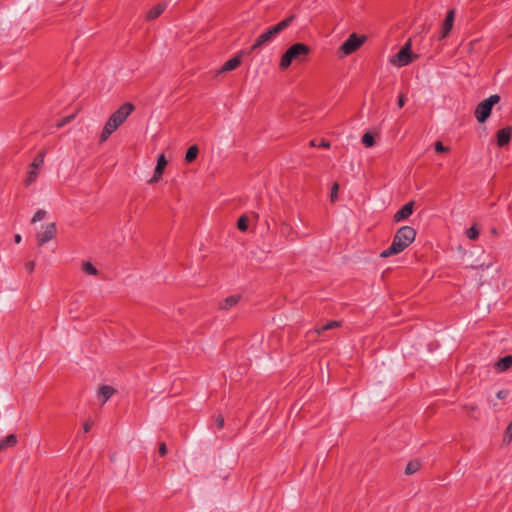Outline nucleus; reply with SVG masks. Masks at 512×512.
<instances>
[{"mask_svg": "<svg viewBox=\"0 0 512 512\" xmlns=\"http://www.w3.org/2000/svg\"><path fill=\"white\" fill-rule=\"evenodd\" d=\"M416 230L410 226L400 227L392 240L391 245L380 253V257L387 258L404 251L415 240Z\"/></svg>", "mask_w": 512, "mask_h": 512, "instance_id": "1", "label": "nucleus"}, {"mask_svg": "<svg viewBox=\"0 0 512 512\" xmlns=\"http://www.w3.org/2000/svg\"><path fill=\"white\" fill-rule=\"evenodd\" d=\"M414 208V202L410 201L404 204L393 216V220L395 222H401L408 219L412 213Z\"/></svg>", "mask_w": 512, "mask_h": 512, "instance_id": "11", "label": "nucleus"}, {"mask_svg": "<svg viewBox=\"0 0 512 512\" xmlns=\"http://www.w3.org/2000/svg\"><path fill=\"white\" fill-rule=\"evenodd\" d=\"M249 219L247 216L242 215L237 221V228L244 232L248 229Z\"/></svg>", "mask_w": 512, "mask_h": 512, "instance_id": "28", "label": "nucleus"}, {"mask_svg": "<svg viewBox=\"0 0 512 512\" xmlns=\"http://www.w3.org/2000/svg\"><path fill=\"white\" fill-rule=\"evenodd\" d=\"M420 468H421V463L419 460H411L406 465L404 473L406 475H412V474L416 473L417 471H419Z\"/></svg>", "mask_w": 512, "mask_h": 512, "instance_id": "22", "label": "nucleus"}, {"mask_svg": "<svg viewBox=\"0 0 512 512\" xmlns=\"http://www.w3.org/2000/svg\"><path fill=\"white\" fill-rule=\"evenodd\" d=\"M198 153H199V148L197 145H192L190 146L187 151H186V154H185V161L187 163H191L193 162L197 156H198Z\"/></svg>", "mask_w": 512, "mask_h": 512, "instance_id": "23", "label": "nucleus"}, {"mask_svg": "<svg viewBox=\"0 0 512 512\" xmlns=\"http://www.w3.org/2000/svg\"><path fill=\"white\" fill-rule=\"evenodd\" d=\"M25 269L27 272L32 273L35 269V261H29L25 264Z\"/></svg>", "mask_w": 512, "mask_h": 512, "instance_id": "38", "label": "nucleus"}, {"mask_svg": "<svg viewBox=\"0 0 512 512\" xmlns=\"http://www.w3.org/2000/svg\"><path fill=\"white\" fill-rule=\"evenodd\" d=\"M310 51V47L304 43H295L291 45L280 59V68L285 70L292 64L293 61H304Z\"/></svg>", "mask_w": 512, "mask_h": 512, "instance_id": "3", "label": "nucleus"}, {"mask_svg": "<svg viewBox=\"0 0 512 512\" xmlns=\"http://www.w3.org/2000/svg\"><path fill=\"white\" fill-rule=\"evenodd\" d=\"M21 240H22V237H21V235H20V234H16V235L14 236V241H15V243L19 244V243L21 242Z\"/></svg>", "mask_w": 512, "mask_h": 512, "instance_id": "42", "label": "nucleus"}, {"mask_svg": "<svg viewBox=\"0 0 512 512\" xmlns=\"http://www.w3.org/2000/svg\"><path fill=\"white\" fill-rule=\"evenodd\" d=\"M167 159L165 155L162 153L157 158V164L154 170V174L152 178L149 180V183H156L162 177L165 167L167 166Z\"/></svg>", "mask_w": 512, "mask_h": 512, "instance_id": "12", "label": "nucleus"}, {"mask_svg": "<svg viewBox=\"0 0 512 512\" xmlns=\"http://www.w3.org/2000/svg\"><path fill=\"white\" fill-rule=\"evenodd\" d=\"M44 157H45V152L44 151L39 152L33 159L30 167L33 169H39L40 167H42V165L44 164Z\"/></svg>", "mask_w": 512, "mask_h": 512, "instance_id": "24", "label": "nucleus"}, {"mask_svg": "<svg viewBox=\"0 0 512 512\" xmlns=\"http://www.w3.org/2000/svg\"><path fill=\"white\" fill-rule=\"evenodd\" d=\"M512 441V421L508 424L503 435V443L509 444Z\"/></svg>", "mask_w": 512, "mask_h": 512, "instance_id": "30", "label": "nucleus"}, {"mask_svg": "<svg viewBox=\"0 0 512 512\" xmlns=\"http://www.w3.org/2000/svg\"><path fill=\"white\" fill-rule=\"evenodd\" d=\"M476 409H477V406L472 405V406H470V407H469V412H470V413H472V412H474Z\"/></svg>", "mask_w": 512, "mask_h": 512, "instance_id": "43", "label": "nucleus"}, {"mask_svg": "<svg viewBox=\"0 0 512 512\" xmlns=\"http://www.w3.org/2000/svg\"><path fill=\"white\" fill-rule=\"evenodd\" d=\"M365 40V36H359L356 33H352L349 35L348 39L345 40L344 43L340 46L339 52H341L344 56L350 55L358 48H360Z\"/></svg>", "mask_w": 512, "mask_h": 512, "instance_id": "5", "label": "nucleus"}, {"mask_svg": "<svg viewBox=\"0 0 512 512\" xmlns=\"http://www.w3.org/2000/svg\"><path fill=\"white\" fill-rule=\"evenodd\" d=\"M294 18H295V15H291V16L283 19L276 25L269 27L265 32L270 36V39L273 40L275 38V36H277L279 33H281L283 30H285L286 28H288L290 26V24L292 23Z\"/></svg>", "mask_w": 512, "mask_h": 512, "instance_id": "8", "label": "nucleus"}, {"mask_svg": "<svg viewBox=\"0 0 512 512\" xmlns=\"http://www.w3.org/2000/svg\"><path fill=\"white\" fill-rule=\"evenodd\" d=\"M512 135V127L507 126L497 131L496 139L499 147H504L509 144Z\"/></svg>", "mask_w": 512, "mask_h": 512, "instance_id": "14", "label": "nucleus"}, {"mask_svg": "<svg viewBox=\"0 0 512 512\" xmlns=\"http://www.w3.org/2000/svg\"><path fill=\"white\" fill-rule=\"evenodd\" d=\"M17 436L15 434H9L3 439H0V452L13 447L17 444Z\"/></svg>", "mask_w": 512, "mask_h": 512, "instance_id": "19", "label": "nucleus"}, {"mask_svg": "<svg viewBox=\"0 0 512 512\" xmlns=\"http://www.w3.org/2000/svg\"><path fill=\"white\" fill-rule=\"evenodd\" d=\"M480 230L476 224L472 225L467 231L466 235L470 240H477L479 237Z\"/></svg>", "mask_w": 512, "mask_h": 512, "instance_id": "26", "label": "nucleus"}, {"mask_svg": "<svg viewBox=\"0 0 512 512\" xmlns=\"http://www.w3.org/2000/svg\"><path fill=\"white\" fill-rule=\"evenodd\" d=\"M240 299V295H230L219 303V309L229 310L232 307L236 306Z\"/></svg>", "mask_w": 512, "mask_h": 512, "instance_id": "17", "label": "nucleus"}, {"mask_svg": "<svg viewBox=\"0 0 512 512\" xmlns=\"http://www.w3.org/2000/svg\"><path fill=\"white\" fill-rule=\"evenodd\" d=\"M454 19H455V10L454 9L448 10L445 20L443 21L439 37H438L439 40H442L448 36L449 32L452 30Z\"/></svg>", "mask_w": 512, "mask_h": 512, "instance_id": "10", "label": "nucleus"}, {"mask_svg": "<svg viewBox=\"0 0 512 512\" xmlns=\"http://www.w3.org/2000/svg\"><path fill=\"white\" fill-rule=\"evenodd\" d=\"M500 96L493 94L487 99L481 101L474 111V115L479 123H484L491 115V111L494 105L499 103Z\"/></svg>", "mask_w": 512, "mask_h": 512, "instance_id": "4", "label": "nucleus"}, {"mask_svg": "<svg viewBox=\"0 0 512 512\" xmlns=\"http://www.w3.org/2000/svg\"><path fill=\"white\" fill-rule=\"evenodd\" d=\"M82 270L84 271V273H86L88 275H92V276L98 275L97 268L89 261L83 262Z\"/></svg>", "mask_w": 512, "mask_h": 512, "instance_id": "25", "label": "nucleus"}, {"mask_svg": "<svg viewBox=\"0 0 512 512\" xmlns=\"http://www.w3.org/2000/svg\"><path fill=\"white\" fill-rule=\"evenodd\" d=\"M294 18H295V15H291V16L283 19L276 25L269 27L265 32L270 36V39L273 40L275 38V36H277L279 33H281L283 30H285L286 28H288L290 26V24L292 23Z\"/></svg>", "mask_w": 512, "mask_h": 512, "instance_id": "7", "label": "nucleus"}, {"mask_svg": "<svg viewBox=\"0 0 512 512\" xmlns=\"http://www.w3.org/2000/svg\"><path fill=\"white\" fill-rule=\"evenodd\" d=\"M406 98L404 94H400L397 101L398 108H402L405 104Z\"/></svg>", "mask_w": 512, "mask_h": 512, "instance_id": "40", "label": "nucleus"}, {"mask_svg": "<svg viewBox=\"0 0 512 512\" xmlns=\"http://www.w3.org/2000/svg\"><path fill=\"white\" fill-rule=\"evenodd\" d=\"M56 234V224L54 222L46 225L45 230L43 232H39L37 234V244L42 246L52 240Z\"/></svg>", "mask_w": 512, "mask_h": 512, "instance_id": "9", "label": "nucleus"}, {"mask_svg": "<svg viewBox=\"0 0 512 512\" xmlns=\"http://www.w3.org/2000/svg\"><path fill=\"white\" fill-rule=\"evenodd\" d=\"M417 58V55H413L411 52V40L409 39L404 46L394 56L393 63L399 67L407 66L412 63L413 59Z\"/></svg>", "mask_w": 512, "mask_h": 512, "instance_id": "6", "label": "nucleus"}, {"mask_svg": "<svg viewBox=\"0 0 512 512\" xmlns=\"http://www.w3.org/2000/svg\"><path fill=\"white\" fill-rule=\"evenodd\" d=\"M511 366H512V356L511 355H506V356L500 358L495 364V368L499 372L507 371Z\"/></svg>", "mask_w": 512, "mask_h": 512, "instance_id": "20", "label": "nucleus"}, {"mask_svg": "<svg viewBox=\"0 0 512 512\" xmlns=\"http://www.w3.org/2000/svg\"><path fill=\"white\" fill-rule=\"evenodd\" d=\"M243 54H247V51H244L242 50L239 55L229 59L228 61H226L222 68H221V71L222 72H228V71H232L234 69H236L240 64H241V55Z\"/></svg>", "mask_w": 512, "mask_h": 512, "instance_id": "15", "label": "nucleus"}, {"mask_svg": "<svg viewBox=\"0 0 512 512\" xmlns=\"http://www.w3.org/2000/svg\"><path fill=\"white\" fill-rule=\"evenodd\" d=\"M271 41L272 39H270V36L266 32L260 34L256 38L253 45L249 48V50H247V55L252 54L254 52H259L262 49V47L269 44Z\"/></svg>", "mask_w": 512, "mask_h": 512, "instance_id": "13", "label": "nucleus"}, {"mask_svg": "<svg viewBox=\"0 0 512 512\" xmlns=\"http://www.w3.org/2000/svg\"><path fill=\"white\" fill-rule=\"evenodd\" d=\"M135 107L130 102L122 104L107 120L100 134V143L105 142L134 111Z\"/></svg>", "mask_w": 512, "mask_h": 512, "instance_id": "2", "label": "nucleus"}, {"mask_svg": "<svg viewBox=\"0 0 512 512\" xmlns=\"http://www.w3.org/2000/svg\"><path fill=\"white\" fill-rule=\"evenodd\" d=\"M341 326V322L337 320H331L322 326H316L315 332L318 335H322L325 331L332 330Z\"/></svg>", "mask_w": 512, "mask_h": 512, "instance_id": "21", "label": "nucleus"}, {"mask_svg": "<svg viewBox=\"0 0 512 512\" xmlns=\"http://www.w3.org/2000/svg\"><path fill=\"white\" fill-rule=\"evenodd\" d=\"M215 422H216V426H217L218 429H222L223 428V426H224V418H223V416L218 415Z\"/></svg>", "mask_w": 512, "mask_h": 512, "instance_id": "39", "label": "nucleus"}, {"mask_svg": "<svg viewBox=\"0 0 512 512\" xmlns=\"http://www.w3.org/2000/svg\"><path fill=\"white\" fill-rule=\"evenodd\" d=\"M166 6V3H158L147 12L146 18L148 20L156 19L165 11Z\"/></svg>", "mask_w": 512, "mask_h": 512, "instance_id": "18", "label": "nucleus"}, {"mask_svg": "<svg viewBox=\"0 0 512 512\" xmlns=\"http://www.w3.org/2000/svg\"><path fill=\"white\" fill-rule=\"evenodd\" d=\"M115 393V389L110 385H102L98 389V398L102 403H106Z\"/></svg>", "mask_w": 512, "mask_h": 512, "instance_id": "16", "label": "nucleus"}, {"mask_svg": "<svg viewBox=\"0 0 512 512\" xmlns=\"http://www.w3.org/2000/svg\"><path fill=\"white\" fill-rule=\"evenodd\" d=\"M37 169H33L31 168L29 171H28V174H27V177L25 179V185L26 186H29L31 185L38 177V173L36 171Z\"/></svg>", "mask_w": 512, "mask_h": 512, "instance_id": "29", "label": "nucleus"}, {"mask_svg": "<svg viewBox=\"0 0 512 512\" xmlns=\"http://www.w3.org/2000/svg\"><path fill=\"white\" fill-rule=\"evenodd\" d=\"M45 215H46V211H45V210H41V209H40V210H38V211L34 214V216L32 217L31 222H32V223H36V222H38V221H41V220L45 217Z\"/></svg>", "mask_w": 512, "mask_h": 512, "instance_id": "34", "label": "nucleus"}, {"mask_svg": "<svg viewBox=\"0 0 512 512\" xmlns=\"http://www.w3.org/2000/svg\"><path fill=\"white\" fill-rule=\"evenodd\" d=\"M362 144L365 146V147H372L374 144H375V140H374V137L371 133L367 132L365 133L363 136H362Z\"/></svg>", "mask_w": 512, "mask_h": 512, "instance_id": "27", "label": "nucleus"}, {"mask_svg": "<svg viewBox=\"0 0 512 512\" xmlns=\"http://www.w3.org/2000/svg\"><path fill=\"white\" fill-rule=\"evenodd\" d=\"M435 151H436L437 153H443V152L448 151V148H447V147H445V146L442 144V142L438 141V142H436V143H435Z\"/></svg>", "mask_w": 512, "mask_h": 512, "instance_id": "35", "label": "nucleus"}, {"mask_svg": "<svg viewBox=\"0 0 512 512\" xmlns=\"http://www.w3.org/2000/svg\"><path fill=\"white\" fill-rule=\"evenodd\" d=\"M158 453L160 456H165L167 454V447L164 442L159 444Z\"/></svg>", "mask_w": 512, "mask_h": 512, "instance_id": "37", "label": "nucleus"}, {"mask_svg": "<svg viewBox=\"0 0 512 512\" xmlns=\"http://www.w3.org/2000/svg\"><path fill=\"white\" fill-rule=\"evenodd\" d=\"M338 190H339V184L337 182H335L331 187V192H330L331 202H335L338 199Z\"/></svg>", "mask_w": 512, "mask_h": 512, "instance_id": "32", "label": "nucleus"}, {"mask_svg": "<svg viewBox=\"0 0 512 512\" xmlns=\"http://www.w3.org/2000/svg\"><path fill=\"white\" fill-rule=\"evenodd\" d=\"M508 395H509V390H507V389L499 390V391L496 393V397H497L498 399H501V400H502V399L507 398V397H508Z\"/></svg>", "mask_w": 512, "mask_h": 512, "instance_id": "36", "label": "nucleus"}, {"mask_svg": "<svg viewBox=\"0 0 512 512\" xmlns=\"http://www.w3.org/2000/svg\"><path fill=\"white\" fill-rule=\"evenodd\" d=\"M93 426V423L91 421H86L83 425V430L85 433H88Z\"/></svg>", "mask_w": 512, "mask_h": 512, "instance_id": "41", "label": "nucleus"}, {"mask_svg": "<svg viewBox=\"0 0 512 512\" xmlns=\"http://www.w3.org/2000/svg\"><path fill=\"white\" fill-rule=\"evenodd\" d=\"M74 118H75V114H72V115H69V116L63 117V118H62V119L57 123V128H62V127H64L65 125H67L68 123H70Z\"/></svg>", "mask_w": 512, "mask_h": 512, "instance_id": "33", "label": "nucleus"}, {"mask_svg": "<svg viewBox=\"0 0 512 512\" xmlns=\"http://www.w3.org/2000/svg\"><path fill=\"white\" fill-rule=\"evenodd\" d=\"M310 146L312 147H320V148H329L330 142L326 141L325 139H322L319 143L316 139H313L310 141Z\"/></svg>", "mask_w": 512, "mask_h": 512, "instance_id": "31", "label": "nucleus"}]
</instances>
